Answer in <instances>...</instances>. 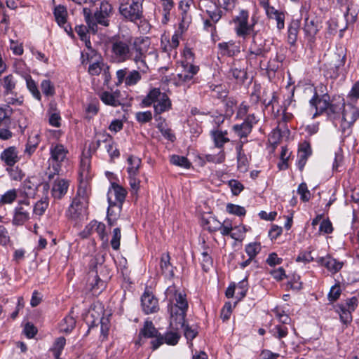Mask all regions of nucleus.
Wrapping results in <instances>:
<instances>
[{
    "label": "nucleus",
    "instance_id": "6",
    "mask_svg": "<svg viewBox=\"0 0 359 359\" xmlns=\"http://www.w3.org/2000/svg\"><path fill=\"white\" fill-rule=\"evenodd\" d=\"M144 0H128L121 3L118 11L121 15L127 21L137 23L143 18L142 4Z\"/></svg>",
    "mask_w": 359,
    "mask_h": 359
},
{
    "label": "nucleus",
    "instance_id": "45",
    "mask_svg": "<svg viewBox=\"0 0 359 359\" xmlns=\"http://www.w3.org/2000/svg\"><path fill=\"white\" fill-rule=\"evenodd\" d=\"M262 247L260 243L253 242L248 244L245 248V251L250 258H255L261 251Z\"/></svg>",
    "mask_w": 359,
    "mask_h": 359
},
{
    "label": "nucleus",
    "instance_id": "37",
    "mask_svg": "<svg viewBox=\"0 0 359 359\" xmlns=\"http://www.w3.org/2000/svg\"><path fill=\"white\" fill-rule=\"evenodd\" d=\"M100 99L104 104L113 107H117L121 104L116 93H111L109 92L104 91L101 93Z\"/></svg>",
    "mask_w": 359,
    "mask_h": 359
},
{
    "label": "nucleus",
    "instance_id": "25",
    "mask_svg": "<svg viewBox=\"0 0 359 359\" xmlns=\"http://www.w3.org/2000/svg\"><path fill=\"white\" fill-rule=\"evenodd\" d=\"M169 253H163L160 260V272L165 278L171 279L174 277V267L170 264Z\"/></svg>",
    "mask_w": 359,
    "mask_h": 359
},
{
    "label": "nucleus",
    "instance_id": "7",
    "mask_svg": "<svg viewBox=\"0 0 359 359\" xmlns=\"http://www.w3.org/2000/svg\"><path fill=\"white\" fill-rule=\"evenodd\" d=\"M249 14L247 11L242 10L239 15L234 19L235 32L239 37L245 39L248 35L253 33H257L254 31L255 25L257 22L254 18H252V23H248Z\"/></svg>",
    "mask_w": 359,
    "mask_h": 359
},
{
    "label": "nucleus",
    "instance_id": "34",
    "mask_svg": "<svg viewBox=\"0 0 359 359\" xmlns=\"http://www.w3.org/2000/svg\"><path fill=\"white\" fill-rule=\"evenodd\" d=\"M76 325V320L72 315H68L63 318L60 325V332L69 333Z\"/></svg>",
    "mask_w": 359,
    "mask_h": 359
},
{
    "label": "nucleus",
    "instance_id": "53",
    "mask_svg": "<svg viewBox=\"0 0 359 359\" xmlns=\"http://www.w3.org/2000/svg\"><path fill=\"white\" fill-rule=\"evenodd\" d=\"M236 290H237V295L238 296L239 299H241L245 297L248 290V283L247 278L241 280L238 283L237 286H236Z\"/></svg>",
    "mask_w": 359,
    "mask_h": 359
},
{
    "label": "nucleus",
    "instance_id": "52",
    "mask_svg": "<svg viewBox=\"0 0 359 359\" xmlns=\"http://www.w3.org/2000/svg\"><path fill=\"white\" fill-rule=\"evenodd\" d=\"M10 177L13 180L20 181L25 176V174L18 167H8L6 168Z\"/></svg>",
    "mask_w": 359,
    "mask_h": 359
},
{
    "label": "nucleus",
    "instance_id": "8",
    "mask_svg": "<svg viewBox=\"0 0 359 359\" xmlns=\"http://www.w3.org/2000/svg\"><path fill=\"white\" fill-rule=\"evenodd\" d=\"M87 215V205L83 197L76 195L66 211V216L69 219L79 222L83 219Z\"/></svg>",
    "mask_w": 359,
    "mask_h": 359
},
{
    "label": "nucleus",
    "instance_id": "3",
    "mask_svg": "<svg viewBox=\"0 0 359 359\" xmlns=\"http://www.w3.org/2000/svg\"><path fill=\"white\" fill-rule=\"evenodd\" d=\"M197 8L208 16L203 18L204 30L210 32L213 36L217 32L215 25L222 18L223 11L213 0H198Z\"/></svg>",
    "mask_w": 359,
    "mask_h": 359
},
{
    "label": "nucleus",
    "instance_id": "20",
    "mask_svg": "<svg viewBox=\"0 0 359 359\" xmlns=\"http://www.w3.org/2000/svg\"><path fill=\"white\" fill-rule=\"evenodd\" d=\"M304 32L308 42L311 46L314 42L315 36L318 32L317 20L313 18H306L304 20Z\"/></svg>",
    "mask_w": 359,
    "mask_h": 359
},
{
    "label": "nucleus",
    "instance_id": "23",
    "mask_svg": "<svg viewBox=\"0 0 359 359\" xmlns=\"http://www.w3.org/2000/svg\"><path fill=\"white\" fill-rule=\"evenodd\" d=\"M312 149L309 142H304L300 144L298 149L297 167L299 170H302L306 163L308 158L311 155Z\"/></svg>",
    "mask_w": 359,
    "mask_h": 359
},
{
    "label": "nucleus",
    "instance_id": "41",
    "mask_svg": "<svg viewBox=\"0 0 359 359\" xmlns=\"http://www.w3.org/2000/svg\"><path fill=\"white\" fill-rule=\"evenodd\" d=\"M337 312L339 314L340 320L344 324H349L352 321V312L351 311L346 309V306L338 305Z\"/></svg>",
    "mask_w": 359,
    "mask_h": 359
},
{
    "label": "nucleus",
    "instance_id": "29",
    "mask_svg": "<svg viewBox=\"0 0 359 359\" xmlns=\"http://www.w3.org/2000/svg\"><path fill=\"white\" fill-rule=\"evenodd\" d=\"M127 172L128 175H138L139 170L142 164L141 159L137 156L130 155L127 158Z\"/></svg>",
    "mask_w": 359,
    "mask_h": 359
},
{
    "label": "nucleus",
    "instance_id": "28",
    "mask_svg": "<svg viewBox=\"0 0 359 359\" xmlns=\"http://www.w3.org/2000/svg\"><path fill=\"white\" fill-rule=\"evenodd\" d=\"M217 46L222 55L232 57L240 53L239 46L233 41L219 43Z\"/></svg>",
    "mask_w": 359,
    "mask_h": 359
},
{
    "label": "nucleus",
    "instance_id": "60",
    "mask_svg": "<svg viewBox=\"0 0 359 359\" xmlns=\"http://www.w3.org/2000/svg\"><path fill=\"white\" fill-rule=\"evenodd\" d=\"M135 118L140 123H146L152 120L151 111H139L135 114Z\"/></svg>",
    "mask_w": 359,
    "mask_h": 359
},
{
    "label": "nucleus",
    "instance_id": "48",
    "mask_svg": "<svg viewBox=\"0 0 359 359\" xmlns=\"http://www.w3.org/2000/svg\"><path fill=\"white\" fill-rule=\"evenodd\" d=\"M17 198V191L15 189L7 191L1 196L0 204H11Z\"/></svg>",
    "mask_w": 359,
    "mask_h": 359
},
{
    "label": "nucleus",
    "instance_id": "55",
    "mask_svg": "<svg viewBox=\"0 0 359 359\" xmlns=\"http://www.w3.org/2000/svg\"><path fill=\"white\" fill-rule=\"evenodd\" d=\"M207 161L214 163H222L225 160V152L222 149L217 154H207L205 156Z\"/></svg>",
    "mask_w": 359,
    "mask_h": 359
},
{
    "label": "nucleus",
    "instance_id": "49",
    "mask_svg": "<svg viewBox=\"0 0 359 359\" xmlns=\"http://www.w3.org/2000/svg\"><path fill=\"white\" fill-rule=\"evenodd\" d=\"M201 266L205 272H208L212 266L213 260L207 250L201 253Z\"/></svg>",
    "mask_w": 359,
    "mask_h": 359
},
{
    "label": "nucleus",
    "instance_id": "58",
    "mask_svg": "<svg viewBox=\"0 0 359 359\" xmlns=\"http://www.w3.org/2000/svg\"><path fill=\"white\" fill-rule=\"evenodd\" d=\"M297 193L300 195V198L304 202L309 201L311 193L308 189L307 185L305 182L301 183L297 189Z\"/></svg>",
    "mask_w": 359,
    "mask_h": 359
},
{
    "label": "nucleus",
    "instance_id": "5",
    "mask_svg": "<svg viewBox=\"0 0 359 359\" xmlns=\"http://www.w3.org/2000/svg\"><path fill=\"white\" fill-rule=\"evenodd\" d=\"M152 104L155 115L168 111L172 107V102L168 95L162 93L158 88L151 89L141 102L142 107H148Z\"/></svg>",
    "mask_w": 359,
    "mask_h": 359
},
{
    "label": "nucleus",
    "instance_id": "38",
    "mask_svg": "<svg viewBox=\"0 0 359 359\" xmlns=\"http://www.w3.org/2000/svg\"><path fill=\"white\" fill-rule=\"evenodd\" d=\"M299 27L297 22H292L288 27L287 41L292 46L294 45L297 41Z\"/></svg>",
    "mask_w": 359,
    "mask_h": 359
},
{
    "label": "nucleus",
    "instance_id": "63",
    "mask_svg": "<svg viewBox=\"0 0 359 359\" xmlns=\"http://www.w3.org/2000/svg\"><path fill=\"white\" fill-rule=\"evenodd\" d=\"M206 224L208 225V230L210 232H215L219 231V229L222 227V223L216 218L212 217H210L207 219Z\"/></svg>",
    "mask_w": 359,
    "mask_h": 359
},
{
    "label": "nucleus",
    "instance_id": "59",
    "mask_svg": "<svg viewBox=\"0 0 359 359\" xmlns=\"http://www.w3.org/2000/svg\"><path fill=\"white\" fill-rule=\"evenodd\" d=\"M334 229L332 224L329 219H324L320 224L319 232L323 234L332 233Z\"/></svg>",
    "mask_w": 359,
    "mask_h": 359
},
{
    "label": "nucleus",
    "instance_id": "47",
    "mask_svg": "<svg viewBox=\"0 0 359 359\" xmlns=\"http://www.w3.org/2000/svg\"><path fill=\"white\" fill-rule=\"evenodd\" d=\"M75 31L79 36L81 40L85 41L86 47L90 48L91 43L87 34V27L83 25H76L75 27Z\"/></svg>",
    "mask_w": 359,
    "mask_h": 359
},
{
    "label": "nucleus",
    "instance_id": "46",
    "mask_svg": "<svg viewBox=\"0 0 359 359\" xmlns=\"http://www.w3.org/2000/svg\"><path fill=\"white\" fill-rule=\"evenodd\" d=\"M347 101L357 103L359 100V81H356L352 86L350 91L346 96Z\"/></svg>",
    "mask_w": 359,
    "mask_h": 359
},
{
    "label": "nucleus",
    "instance_id": "44",
    "mask_svg": "<svg viewBox=\"0 0 359 359\" xmlns=\"http://www.w3.org/2000/svg\"><path fill=\"white\" fill-rule=\"evenodd\" d=\"M142 79L141 74L137 70H133L129 72L125 79V84L127 86L136 85Z\"/></svg>",
    "mask_w": 359,
    "mask_h": 359
},
{
    "label": "nucleus",
    "instance_id": "14",
    "mask_svg": "<svg viewBox=\"0 0 359 359\" xmlns=\"http://www.w3.org/2000/svg\"><path fill=\"white\" fill-rule=\"evenodd\" d=\"M261 5L265 10L266 16L270 20H273L276 22V27L280 31L285 27V14L283 11L276 9L273 6L269 5V1H261Z\"/></svg>",
    "mask_w": 359,
    "mask_h": 359
},
{
    "label": "nucleus",
    "instance_id": "62",
    "mask_svg": "<svg viewBox=\"0 0 359 359\" xmlns=\"http://www.w3.org/2000/svg\"><path fill=\"white\" fill-rule=\"evenodd\" d=\"M341 293V290L339 284L332 286L328 293L327 298L330 302L337 301Z\"/></svg>",
    "mask_w": 359,
    "mask_h": 359
},
{
    "label": "nucleus",
    "instance_id": "17",
    "mask_svg": "<svg viewBox=\"0 0 359 359\" xmlns=\"http://www.w3.org/2000/svg\"><path fill=\"white\" fill-rule=\"evenodd\" d=\"M330 97L327 93L323 94L320 97L318 96L317 92L314 91V95L309 100V104L311 107L316 109L314 116L320 114L327 109L329 107V102Z\"/></svg>",
    "mask_w": 359,
    "mask_h": 359
},
{
    "label": "nucleus",
    "instance_id": "42",
    "mask_svg": "<svg viewBox=\"0 0 359 359\" xmlns=\"http://www.w3.org/2000/svg\"><path fill=\"white\" fill-rule=\"evenodd\" d=\"M170 163L184 168H189L191 165V163L187 157L179 155H172L170 157Z\"/></svg>",
    "mask_w": 359,
    "mask_h": 359
},
{
    "label": "nucleus",
    "instance_id": "19",
    "mask_svg": "<svg viewBox=\"0 0 359 359\" xmlns=\"http://www.w3.org/2000/svg\"><path fill=\"white\" fill-rule=\"evenodd\" d=\"M53 15L58 25L64 27L65 32L69 34H72V27L70 25H67V18L68 15L67 8L62 5L55 6L53 10Z\"/></svg>",
    "mask_w": 359,
    "mask_h": 359
},
{
    "label": "nucleus",
    "instance_id": "2",
    "mask_svg": "<svg viewBox=\"0 0 359 359\" xmlns=\"http://www.w3.org/2000/svg\"><path fill=\"white\" fill-rule=\"evenodd\" d=\"M165 295L169 299L168 309L170 315V326L176 330L184 328V337L188 340L194 339L198 332L189 325L185 324V317L188 309L186 294L179 292L173 285L167 288Z\"/></svg>",
    "mask_w": 359,
    "mask_h": 359
},
{
    "label": "nucleus",
    "instance_id": "56",
    "mask_svg": "<svg viewBox=\"0 0 359 359\" xmlns=\"http://www.w3.org/2000/svg\"><path fill=\"white\" fill-rule=\"evenodd\" d=\"M158 129L162 135L171 142H174L175 136L170 128H166L163 123H159L157 126Z\"/></svg>",
    "mask_w": 359,
    "mask_h": 359
},
{
    "label": "nucleus",
    "instance_id": "50",
    "mask_svg": "<svg viewBox=\"0 0 359 359\" xmlns=\"http://www.w3.org/2000/svg\"><path fill=\"white\" fill-rule=\"evenodd\" d=\"M353 124V123H349L348 121H345L342 117L341 125L339 128L341 132V135L344 137L350 136L352 133V127Z\"/></svg>",
    "mask_w": 359,
    "mask_h": 359
},
{
    "label": "nucleus",
    "instance_id": "27",
    "mask_svg": "<svg viewBox=\"0 0 359 359\" xmlns=\"http://www.w3.org/2000/svg\"><path fill=\"white\" fill-rule=\"evenodd\" d=\"M227 130H221L218 128L210 131V136L215 147L222 149L230 141L227 137Z\"/></svg>",
    "mask_w": 359,
    "mask_h": 359
},
{
    "label": "nucleus",
    "instance_id": "18",
    "mask_svg": "<svg viewBox=\"0 0 359 359\" xmlns=\"http://www.w3.org/2000/svg\"><path fill=\"white\" fill-rule=\"evenodd\" d=\"M0 159L8 167H13L20 160L19 151L15 146L8 147L1 153Z\"/></svg>",
    "mask_w": 359,
    "mask_h": 359
},
{
    "label": "nucleus",
    "instance_id": "15",
    "mask_svg": "<svg viewBox=\"0 0 359 359\" xmlns=\"http://www.w3.org/2000/svg\"><path fill=\"white\" fill-rule=\"evenodd\" d=\"M141 305L146 314L156 313L159 309L158 299L147 290L142 295Z\"/></svg>",
    "mask_w": 359,
    "mask_h": 359
},
{
    "label": "nucleus",
    "instance_id": "39",
    "mask_svg": "<svg viewBox=\"0 0 359 359\" xmlns=\"http://www.w3.org/2000/svg\"><path fill=\"white\" fill-rule=\"evenodd\" d=\"M90 169V158L87 156H83L81 159L79 174L81 177L87 179L89 176Z\"/></svg>",
    "mask_w": 359,
    "mask_h": 359
},
{
    "label": "nucleus",
    "instance_id": "22",
    "mask_svg": "<svg viewBox=\"0 0 359 359\" xmlns=\"http://www.w3.org/2000/svg\"><path fill=\"white\" fill-rule=\"evenodd\" d=\"M316 262L325 266L332 273H337L343 266V262H339L330 255L318 257L316 259Z\"/></svg>",
    "mask_w": 359,
    "mask_h": 359
},
{
    "label": "nucleus",
    "instance_id": "26",
    "mask_svg": "<svg viewBox=\"0 0 359 359\" xmlns=\"http://www.w3.org/2000/svg\"><path fill=\"white\" fill-rule=\"evenodd\" d=\"M69 186V181L66 180H55L51 189L52 196L54 198L61 199L67 194Z\"/></svg>",
    "mask_w": 359,
    "mask_h": 359
},
{
    "label": "nucleus",
    "instance_id": "64",
    "mask_svg": "<svg viewBox=\"0 0 359 359\" xmlns=\"http://www.w3.org/2000/svg\"><path fill=\"white\" fill-rule=\"evenodd\" d=\"M229 186L231 188L233 195L238 196L244 189L243 185L236 180L229 181Z\"/></svg>",
    "mask_w": 359,
    "mask_h": 359
},
{
    "label": "nucleus",
    "instance_id": "36",
    "mask_svg": "<svg viewBox=\"0 0 359 359\" xmlns=\"http://www.w3.org/2000/svg\"><path fill=\"white\" fill-rule=\"evenodd\" d=\"M161 7L163 8V18L162 19V22L163 24H166L170 19V15L171 10L175 6V3L173 0H159Z\"/></svg>",
    "mask_w": 359,
    "mask_h": 359
},
{
    "label": "nucleus",
    "instance_id": "24",
    "mask_svg": "<svg viewBox=\"0 0 359 359\" xmlns=\"http://www.w3.org/2000/svg\"><path fill=\"white\" fill-rule=\"evenodd\" d=\"M161 335L158 330L154 327L151 321L146 320L144 323L143 327L140 330L139 339L137 344L141 345V340L142 337L144 338H154L157 339Z\"/></svg>",
    "mask_w": 359,
    "mask_h": 359
},
{
    "label": "nucleus",
    "instance_id": "61",
    "mask_svg": "<svg viewBox=\"0 0 359 359\" xmlns=\"http://www.w3.org/2000/svg\"><path fill=\"white\" fill-rule=\"evenodd\" d=\"M273 336L278 339L285 337L288 334L287 327L284 325H276L272 330Z\"/></svg>",
    "mask_w": 359,
    "mask_h": 359
},
{
    "label": "nucleus",
    "instance_id": "16",
    "mask_svg": "<svg viewBox=\"0 0 359 359\" xmlns=\"http://www.w3.org/2000/svg\"><path fill=\"white\" fill-rule=\"evenodd\" d=\"M180 339V334L177 332L169 331L167 332L165 335H161L157 338L151 341L152 350H156L164 343L168 345L175 346L176 345Z\"/></svg>",
    "mask_w": 359,
    "mask_h": 359
},
{
    "label": "nucleus",
    "instance_id": "57",
    "mask_svg": "<svg viewBox=\"0 0 359 359\" xmlns=\"http://www.w3.org/2000/svg\"><path fill=\"white\" fill-rule=\"evenodd\" d=\"M121 238V229L118 227L115 228L113 231L112 238L110 241L111 245L114 250H118L119 249Z\"/></svg>",
    "mask_w": 359,
    "mask_h": 359
},
{
    "label": "nucleus",
    "instance_id": "4",
    "mask_svg": "<svg viewBox=\"0 0 359 359\" xmlns=\"http://www.w3.org/2000/svg\"><path fill=\"white\" fill-rule=\"evenodd\" d=\"M112 9V6L108 2H102L100 11H96L94 15H92L91 10L89 8H83L85 21L93 33H95L97 30V24L104 27L109 26V18L111 15Z\"/></svg>",
    "mask_w": 359,
    "mask_h": 359
},
{
    "label": "nucleus",
    "instance_id": "31",
    "mask_svg": "<svg viewBox=\"0 0 359 359\" xmlns=\"http://www.w3.org/2000/svg\"><path fill=\"white\" fill-rule=\"evenodd\" d=\"M26 81V86L32 96L38 101L41 100V95L38 89V86L35 81L32 78L29 74H26L25 76Z\"/></svg>",
    "mask_w": 359,
    "mask_h": 359
},
{
    "label": "nucleus",
    "instance_id": "51",
    "mask_svg": "<svg viewBox=\"0 0 359 359\" xmlns=\"http://www.w3.org/2000/svg\"><path fill=\"white\" fill-rule=\"evenodd\" d=\"M226 211L229 214L235 215L237 216H244L246 214V210L244 207L232 203L227 204Z\"/></svg>",
    "mask_w": 359,
    "mask_h": 359
},
{
    "label": "nucleus",
    "instance_id": "32",
    "mask_svg": "<svg viewBox=\"0 0 359 359\" xmlns=\"http://www.w3.org/2000/svg\"><path fill=\"white\" fill-rule=\"evenodd\" d=\"M229 76H232L238 82H244L247 79V72L244 68L238 67L236 63L231 67Z\"/></svg>",
    "mask_w": 359,
    "mask_h": 359
},
{
    "label": "nucleus",
    "instance_id": "21",
    "mask_svg": "<svg viewBox=\"0 0 359 359\" xmlns=\"http://www.w3.org/2000/svg\"><path fill=\"white\" fill-rule=\"evenodd\" d=\"M343 106L342 117L345 121L354 123L359 118V105L355 106V103L346 101Z\"/></svg>",
    "mask_w": 359,
    "mask_h": 359
},
{
    "label": "nucleus",
    "instance_id": "11",
    "mask_svg": "<svg viewBox=\"0 0 359 359\" xmlns=\"http://www.w3.org/2000/svg\"><path fill=\"white\" fill-rule=\"evenodd\" d=\"M258 120L254 114H248L242 123L235 124L232 126V130L241 139L246 138L252 132L253 126Z\"/></svg>",
    "mask_w": 359,
    "mask_h": 359
},
{
    "label": "nucleus",
    "instance_id": "40",
    "mask_svg": "<svg viewBox=\"0 0 359 359\" xmlns=\"http://www.w3.org/2000/svg\"><path fill=\"white\" fill-rule=\"evenodd\" d=\"M250 156H248L245 153L237 154V167L238 169L243 172L248 171Z\"/></svg>",
    "mask_w": 359,
    "mask_h": 359
},
{
    "label": "nucleus",
    "instance_id": "54",
    "mask_svg": "<svg viewBox=\"0 0 359 359\" xmlns=\"http://www.w3.org/2000/svg\"><path fill=\"white\" fill-rule=\"evenodd\" d=\"M41 90L44 95L49 97L55 94V88L50 80H43L41 83Z\"/></svg>",
    "mask_w": 359,
    "mask_h": 359
},
{
    "label": "nucleus",
    "instance_id": "12",
    "mask_svg": "<svg viewBox=\"0 0 359 359\" xmlns=\"http://www.w3.org/2000/svg\"><path fill=\"white\" fill-rule=\"evenodd\" d=\"M268 50L266 48L264 41L258 36L257 33L252 35V42L248 48V57L250 59L257 57H265Z\"/></svg>",
    "mask_w": 359,
    "mask_h": 359
},
{
    "label": "nucleus",
    "instance_id": "1",
    "mask_svg": "<svg viewBox=\"0 0 359 359\" xmlns=\"http://www.w3.org/2000/svg\"><path fill=\"white\" fill-rule=\"evenodd\" d=\"M109 44L110 57L113 62L123 63L132 60L139 71L146 73L149 70L147 58L153 53L149 52L148 48L136 43L131 46L130 41L120 37H113Z\"/></svg>",
    "mask_w": 359,
    "mask_h": 359
},
{
    "label": "nucleus",
    "instance_id": "13",
    "mask_svg": "<svg viewBox=\"0 0 359 359\" xmlns=\"http://www.w3.org/2000/svg\"><path fill=\"white\" fill-rule=\"evenodd\" d=\"M126 195L127 191L122 186L116 182H111L107 192L108 203L123 205Z\"/></svg>",
    "mask_w": 359,
    "mask_h": 359
},
{
    "label": "nucleus",
    "instance_id": "35",
    "mask_svg": "<svg viewBox=\"0 0 359 359\" xmlns=\"http://www.w3.org/2000/svg\"><path fill=\"white\" fill-rule=\"evenodd\" d=\"M90 228L91 229H95V231L99 235L100 239L103 241L107 242L108 238L107 233L105 232V224L102 222H99L97 221H92L86 229Z\"/></svg>",
    "mask_w": 359,
    "mask_h": 359
},
{
    "label": "nucleus",
    "instance_id": "43",
    "mask_svg": "<svg viewBox=\"0 0 359 359\" xmlns=\"http://www.w3.org/2000/svg\"><path fill=\"white\" fill-rule=\"evenodd\" d=\"M48 198L46 197L43 198L35 203V205L34 206L33 212L34 214H36L39 216H41L44 214V212L46 210V209L48 208Z\"/></svg>",
    "mask_w": 359,
    "mask_h": 359
},
{
    "label": "nucleus",
    "instance_id": "30",
    "mask_svg": "<svg viewBox=\"0 0 359 359\" xmlns=\"http://www.w3.org/2000/svg\"><path fill=\"white\" fill-rule=\"evenodd\" d=\"M0 85H1L4 89V95H8L13 94V90L15 88L16 81L12 74L4 76L2 79H0Z\"/></svg>",
    "mask_w": 359,
    "mask_h": 359
},
{
    "label": "nucleus",
    "instance_id": "33",
    "mask_svg": "<svg viewBox=\"0 0 359 359\" xmlns=\"http://www.w3.org/2000/svg\"><path fill=\"white\" fill-rule=\"evenodd\" d=\"M66 344V339L60 337L55 339L50 351L53 352L55 359H60L62 350Z\"/></svg>",
    "mask_w": 359,
    "mask_h": 359
},
{
    "label": "nucleus",
    "instance_id": "9",
    "mask_svg": "<svg viewBox=\"0 0 359 359\" xmlns=\"http://www.w3.org/2000/svg\"><path fill=\"white\" fill-rule=\"evenodd\" d=\"M30 203L28 199L20 201L13 210L12 224L15 226H22L30 219Z\"/></svg>",
    "mask_w": 359,
    "mask_h": 359
},
{
    "label": "nucleus",
    "instance_id": "10",
    "mask_svg": "<svg viewBox=\"0 0 359 359\" xmlns=\"http://www.w3.org/2000/svg\"><path fill=\"white\" fill-rule=\"evenodd\" d=\"M68 151L61 144H52L50 147V158L49 162L53 165L55 174H59L61 163L66 158Z\"/></svg>",
    "mask_w": 359,
    "mask_h": 359
}]
</instances>
